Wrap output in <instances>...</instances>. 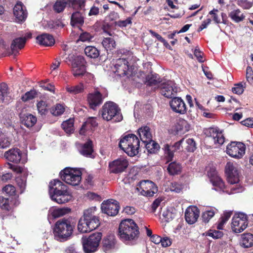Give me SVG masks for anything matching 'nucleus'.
Masks as SVG:
<instances>
[{"label":"nucleus","instance_id":"obj_1","mask_svg":"<svg viewBox=\"0 0 253 253\" xmlns=\"http://www.w3.org/2000/svg\"><path fill=\"white\" fill-rule=\"evenodd\" d=\"M225 169L228 182L232 186L229 187L225 186L224 182L218 175L217 172L212 169L208 171V175L214 187L213 189L219 192H226L228 194L242 192L244 190L243 187L238 184L240 181L239 174L235 165L232 162H228L225 166Z\"/></svg>","mask_w":253,"mask_h":253},{"label":"nucleus","instance_id":"obj_2","mask_svg":"<svg viewBox=\"0 0 253 253\" xmlns=\"http://www.w3.org/2000/svg\"><path fill=\"white\" fill-rule=\"evenodd\" d=\"M49 193L52 201L58 204H63L70 201L72 196L67 186L62 182L55 179L49 184Z\"/></svg>","mask_w":253,"mask_h":253},{"label":"nucleus","instance_id":"obj_3","mask_svg":"<svg viewBox=\"0 0 253 253\" xmlns=\"http://www.w3.org/2000/svg\"><path fill=\"white\" fill-rule=\"evenodd\" d=\"M139 234L138 227L131 219H126L121 221L119 227V236L123 241L135 240Z\"/></svg>","mask_w":253,"mask_h":253},{"label":"nucleus","instance_id":"obj_4","mask_svg":"<svg viewBox=\"0 0 253 253\" xmlns=\"http://www.w3.org/2000/svg\"><path fill=\"white\" fill-rule=\"evenodd\" d=\"M140 141L133 134H129L123 137L120 141V147L128 156L133 157L139 152Z\"/></svg>","mask_w":253,"mask_h":253},{"label":"nucleus","instance_id":"obj_5","mask_svg":"<svg viewBox=\"0 0 253 253\" xmlns=\"http://www.w3.org/2000/svg\"><path fill=\"white\" fill-rule=\"evenodd\" d=\"M74 227V225L68 219H59L55 224L53 230L54 236L58 240H66L72 235Z\"/></svg>","mask_w":253,"mask_h":253},{"label":"nucleus","instance_id":"obj_6","mask_svg":"<svg viewBox=\"0 0 253 253\" xmlns=\"http://www.w3.org/2000/svg\"><path fill=\"white\" fill-rule=\"evenodd\" d=\"M101 115L104 120L109 121L120 122L123 116L118 105L111 101L106 102L102 107Z\"/></svg>","mask_w":253,"mask_h":253},{"label":"nucleus","instance_id":"obj_7","mask_svg":"<svg viewBox=\"0 0 253 253\" xmlns=\"http://www.w3.org/2000/svg\"><path fill=\"white\" fill-rule=\"evenodd\" d=\"M60 175L63 181L73 186L79 185L82 179V172L78 169L66 168L60 171Z\"/></svg>","mask_w":253,"mask_h":253},{"label":"nucleus","instance_id":"obj_8","mask_svg":"<svg viewBox=\"0 0 253 253\" xmlns=\"http://www.w3.org/2000/svg\"><path fill=\"white\" fill-rule=\"evenodd\" d=\"M69 60L71 61L72 73L75 77H82L84 75H90L86 73L85 61L83 56L80 55H73Z\"/></svg>","mask_w":253,"mask_h":253},{"label":"nucleus","instance_id":"obj_9","mask_svg":"<svg viewBox=\"0 0 253 253\" xmlns=\"http://www.w3.org/2000/svg\"><path fill=\"white\" fill-rule=\"evenodd\" d=\"M102 234L97 232L90 235L87 238H83L82 243L84 251L86 253L95 252L101 240Z\"/></svg>","mask_w":253,"mask_h":253},{"label":"nucleus","instance_id":"obj_10","mask_svg":"<svg viewBox=\"0 0 253 253\" xmlns=\"http://www.w3.org/2000/svg\"><path fill=\"white\" fill-rule=\"evenodd\" d=\"M132 56L129 55L126 59L123 57L117 59L115 64V72L120 76L130 75L132 72Z\"/></svg>","mask_w":253,"mask_h":253},{"label":"nucleus","instance_id":"obj_11","mask_svg":"<svg viewBox=\"0 0 253 253\" xmlns=\"http://www.w3.org/2000/svg\"><path fill=\"white\" fill-rule=\"evenodd\" d=\"M248 225L247 215L243 213H238L234 214L232 219L231 229L236 233L243 232L246 229Z\"/></svg>","mask_w":253,"mask_h":253},{"label":"nucleus","instance_id":"obj_12","mask_svg":"<svg viewBox=\"0 0 253 253\" xmlns=\"http://www.w3.org/2000/svg\"><path fill=\"white\" fill-rule=\"evenodd\" d=\"M246 147L242 142H232L226 147V153L231 157L241 159L245 154Z\"/></svg>","mask_w":253,"mask_h":253},{"label":"nucleus","instance_id":"obj_13","mask_svg":"<svg viewBox=\"0 0 253 253\" xmlns=\"http://www.w3.org/2000/svg\"><path fill=\"white\" fill-rule=\"evenodd\" d=\"M136 189L142 195L152 197L157 192L158 188L155 184L152 181L144 180L139 182L137 186Z\"/></svg>","mask_w":253,"mask_h":253},{"label":"nucleus","instance_id":"obj_14","mask_svg":"<svg viewBox=\"0 0 253 253\" xmlns=\"http://www.w3.org/2000/svg\"><path fill=\"white\" fill-rule=\"evenodd\" d=\"M128 166V162L124 157L119 158L109 164V170L110 173H120L125 171Z\"/></svg>","mask_w":253,"mask_h":253},{"label":"nucleus","instance_id":"obj_15","mask_svg":"<svg viewBox=\"0 0 253 253\" xmlns=\"http://www.w3.org/2000/svg\"><path fill=\"white\" fill-rule=\"evenodd\" d=\"M119 208L118 202L112 199L104 201L101 204L102 211L109 216L117 215Z\"/></svg>","mask_w":253,"mask_h":253},{"label":"nucleus","instance_id":"obj_16","mask_svg":"<svg viewBox=\"0 0 253 253\" xmlns=\"http://www.w3.org/2000/svg\"><path fill=\"white\" fill-rule=\"evenodd\" d=\"M161 93L167 98H171L176 95L177 88L172 81H168L161 84Z\"/></svg>","mask_w":253,"mask_h":253},{"label":"nucleus","instance_id":"obj_17","mask_svg":"<svg viewBox=\"0 0 253 253\" xmlns=\"http://www.w3.org/2000/svg\"><path fill=\"white\" fill-rule=\"evenodd\" d=\"M107 96V94L103 95L97 90L89 93L87 96V102L90 107L92 109H95L97 106L102 103L103 99Z\"/></svg>","mask_w":253,"mask_h":253},{"label":"nucleus","instance_id":"obj_18","mask_svg":"<svg viewBox=\"0 0 253 253\" xmlns=\"http://www.w3.org/2000/svg\"><path fill=\"white\" fill-rule=\"evenodd\" d=\"M4 156L5 159L11 162L18 163L22 160V163H25L26 160L22 159V152L18 148H12L4 153Z\"/></svg>","mask_w":253,"mask_h":253},{"label":"nucleus","instance_id":"obj_19","mask_svg":"<svg viewBox=\"0 0 253 253\" xmlns=\"http://www.w3.org/2000/svg\"><path fill=\"white\" fill-rule=\"evenodd\" d=\"M13 14L18 22L24 21L28 15L26 7L21 2H17L13 9Z\"/></svg>","mask_w":253,"mask_h":253},{"label":"nucleus","instance_id":"obj_20","mask_svg":"<svg viewBox=\"0 0 253 253\" xmlns=\"http://www.w3.org/2000/svg\"><path fill=\"white\" fill-rule=\"evenodd\" d=\"M98 226L95 222H91L82 217L79 221L78 229L81 233H87L95 229Z\"/></svg>","mask_w":253,"mask_h":253},{"label":"nucleus","instance_id":"obj_21","mask_svg":"<svg viewBox=\"0 0 253 253\" xmlns=\"http://www.w3.org/2000/svg\"><path fill=\"white\" fill-rule=\"evenodd\" d=\"M170 106L175 113L184 114L186 112V107L184 101L180 97H174L169 102Z\"/></svg>","mask_w":253,"mask_h":253},{"label":"nucleus","instance_id":"obj_22","mask_svg":"<svg viewBox=\"0 0 253 253\" xmlns=\"http://www.w3.org/2000/svg\"><path fill=\"white\" fill-rule=\"evenodd\" d=\"M200 211L195 206L189 207L185 211V218L186 222L192 224L196 222L199 216Z\"/></svg>","mask_w":253,"mask_h":253},{"label":"nucleus","instance_id":"obj_23","mask_svg":"<svg viewBox=\"0 0 253 253\" xmlns=\"http://www.w3.org/2000/svg\"><path fill=\"white\" fill-rule=\"evenodd\" d=\"M19 204L20 201L17 197L11 198L10 202L8 199L0 197V208L3 210L9 211Z\"/></svg>","mask_w":253,"mask_h":253},{"label":"nucleus","instance_id":"obj_24","mask_svg":"<svg viewBox=\"0 0 253 253\" xmlns=\"http://www.w3.org/2000/svg\"><path fill=\"white\" fill-rule=\"evenodd\" d=\"M116 239L114 234H109L105 237L103 240V249L106 253H110L115 249Z\"/></svg>","mask_w":253,"mask_h":253},{"label":"nucleus","instance_id":"obj_25","mask_svg":"<svg viewBox=\"0 0 253 253\" xmlns=\"http://www.w3.org/2000/svg\"><path fill=\"white\" fill-rule=\"evenodd\" d=\"M210 138L214 144L219 145L224 142V137L221 130L217 128H211L210 129Z\"/></svg>","mask_w":253,"mask_h":253},{"label":"nucleus","instance_id":"obj_26","mask_svg":"<svg viewBox=\"0 0 253 253\" xmlns=\"http://www.w3.org/2000/svg\"><path fill=\"white\" fill-rule=\"evenodd\" d=\"M190 125L187 121L184 119H179L174 127L176 134L182 135L189 131Z\"/></svg>","mask_w":253,"mask_h":253},{"label":"nucleus","instance_id":"obj_27","mask_svg":"<svg viewBox=\"0 0 253 253\" xmlns=\"http://www.w3.org/2000/svg\"><path fill=\"white\" fill-rule=\"evenodd\" d=\"M37 42L42 45L49 46L53 45L55 40L53 36L48 34H43L36 38Z\"/></svg>","mask_w":253,"mask_h":253},{"label":"nucleus","instance_id":"obj_28","mask_svg":"<svg viewBox=\"0 0 253 253\" xmlns=\"http://www.w3.org/2000/svg\"><path fill=\"white\" fill-rule=\"evenodd\" d=\"M217 212L218 210L214 207H206L202 214L203 222L208 223Z\"/></svg>","mask_w":253,"mask_h":253},{"label":"nucleus","instance_id":"obj_29","mask_svg":"<svg viewBox=\"0 0 253 253\" xmlns=\"http://www.w3.org/2000/svg\"><path fill=\"white\" fill-rule=\"evenodd\" d=\"M138 133L142 142L145 143L151 140L152 135L150 128L143 126L138 129Z\"/></svg>","mask_w":253,"mask_h":253},{"label":"nucleus","instance_id":"obj_30","mask_svg":"<svg viewBox=\"0 0 253 253\" xmlns=\"http://www.w3.org/2000/svg\"><path fill=\"white\" fill-rule=\"evenodd\" d=\"M96 210V208L95 207H92L86 209L84 211V215L82 217L90 220L91 222L93 221L95 222L96 224L99 226L100 224L99 220L98 218L95 215Z\"/></svg>","mask_w":253,"mask_h":253},{"label":"nucleus","instance_id":"obj_31","mask_svg":"<svg viewBox=\"0 0 253 253\" xmlns=\"http://www.w3.org/2000/svg\"><path fill=\"white\" fill-rule=\"evenodd\" d=\"M240 245L244 248L253 246V235L251 233H244L241 235Z\"/></svg>","mask_w":253,"mask_h":253},{"label":"nucleus","instance_id":"obj_32","mask_svg":"<svg viewBox=\"0 0 253 253\" xmlns=\"http://www.w3.org/2000/svg\"><path fill=\"white\" fill-rule=\"evenodd\" d=\"M21 119L22 124L28 128L33 126L37 121L36 117L31 114H23Z\"/></svg>","mask_w":253,"mask_h":253},{"label":"nucleus","instance_id":"obj_33","mask_svg":"<svg viewBox=\"0 0 253 253\" xmlns=\"http://www.w3.org/2000/svg\"><path fill=\"white\" fill-rule=\"evenodd\" d=\"M7 92V85L4 84H1L0 85V102L8 103L11 100V96Z\"/></svg>","mask_w":253,"mask_h":253},{"label":"nucleus","instance_id":"obj_34","mask_svg":"<svg viewBox=\"0 0 253 253\" xmlns=\"http://www.w3.org/2000/svg\"><path fill=\"white\" fill-rule=\"evenodd\" d=\"M66 91L72 95H76L84 92V87L83 83H80L75 85L67 84L65 86Z\"/></svg>","mask_w":253,"mask_h":253},{"label":"nucleus","instance_id":"obj_35","mask_svg":"<svg viewBox=\"0 0 253 253\" xmlns=\"http://www.w3.org/2000/svg\"><path fill=\"white\" fill-rule=\"evenodd\" d=\"M70 211V209L68 208H52L49 210V214L56 218L69 213Z\"/></svg>","mask_w":253,"mask_h":253},{"label":"nucleus","instance_id":"obj_36","mask_svg":"<svg viewBox=\"0 0 253 253\" xmlns=\"http://www.w3.org/2000/svg\"><path fill=\"white\" fill-rule=\"evenodd\" d=\"M97 123L96 119L94 117L88 118L84 124L82 126L80 131V134L82 135L84 134V131L87 129H92V127L96 126Z\"/></svg>","mask_w":253,"mask_h":253},{"label":"nucleus","instance_id":"obj_37","mask_svg":"<svg viewBox=\"0 0 253 253\" xmlns=\"http://www.w3.org/2000/svg\"><path fill=\"white\" fill-rule=\"evenodd\" d=\"M229 17L234 22L239 23L245 19V15L239 9H236L232 10L229 13Z\"/></svg>","mask_w":253,"mask_h":253},{"label":"nucleus","instance_id":"obj_38","mask_svg":"<svg viewBox=\"0 0 253 253\" xmlns=\"http://www.w3.org/2000/svg\"><path fill=\"white\" fill-rule=\"evenodd\" d=\"M84 23V17L82 14L78 11L73 13L71 18V24L72 26L82 25Z\"/></svg>","mask_w":253,"mask_h":253},{"label":"nucleus","instance_id":"obj_39","mask_svg":"<svg viewBox=\"0 0 253 253\" xmlns=\"http://www.w3.org/2000/svg\"><path fill=\"white\" fill-rule=\"evenodd\" d=\"M26 41V38L25 37H21L14 39L11 44V53H13L14 51L17 49L23 48L25 45Z\"/></svg>","mask_w":253,"mask_h":253},{"label":"nucleus","instance_id":"obj_40","mask_svg":"<svg viewBox=\"0 0 253 253\" xmlns=\"http://www.w3.org/2000/svg\"><path fill=\"white\" fill-rule=\"evenodd\" d=\"M93 152L92 143L90 140H88L84 143L80 150V153L84 156L91 157Z\"/></svg>","mask_w":253,"mask_h":253},{"label":"nucleus","instance_id":"obj_41","mask_svg":"<svg viewBox=\"0 0 253 253\" xmlns=\"http://www.w3.org/2000/svg\"><path fill=\"white\" fill-rule=\"evenodd\" d=\"M74 119L71 118L62 123V127L67 133L70 134L74 132Z\"/></svg>","mask_w":253,"mask_h":253},{"label":"nucleus","instance_id":"obj_42","mask_svg":"<svg viewBox=\"0 0 253 253\" xmlns=\"http://www.w3.org/2000/svg\"><path fill=\"white\" fill-rule=\"evenodd\" d=\"M37 107L40 115H45L48 112L49 106L45 101L41 100L37 103Z\"/></svg>","mask_w":253,"mask_h":253},{"label":"nucleus","instance_id":"obj_43","mask_svg":"<svg viewBox=\"0 0 253 253\" xmlns=\"http://www.w3.org/2000/svg\"><path fill=\"white\" fill-rule=\"evenodd\" d=\"M163 150L164 151V156L167 160V161L169 162L171 161L173 157L174 152V150H173L171 146L168 144H165Z\"/></svg>","mask_w":253,"mask_h":253},{"label":"nucleus","instance_id":"obj_44","mask_svg":"<svg viewBox=\"0 0 253 253\" xmlns=\"http://www.w3.org/2000/svg\"><path fill=\"white\" fill-rule=\"evenodd\" d=\"M84 52L86 56L92 58H97L99 55V50L92 46H86L84 49Z\"/></svg>","mask_w":253,"mask_h":253},{"label":"nucleus","instance_id":"obj_45","mask_svg":"<svg viewBox=\"0 0 253 253\" xmlns=\"http://www.w3.org/2000/svg\"><path fill=\"white\" fill-rule=\"evenodd\" d=\"M167 169L170 174H177L180 172L181 166L179 163L174 162L169 164Z\"/></svg>","mask_w":253,"mask_h":253},{"label":"nucleus","instance_id":"obj_46","mask_svg":"<svg viewBox=\"0 0 253 253\" xmlns=\"http://www.w3.org/2000/svg\"><path fill=\"white\" fill-rule=\"evenodd\" d=\"M161 82L159 76L157 74L148 75L146 78V84L150 86L157 85Z\"/></svg>","mask_w":253,"mask_h":253},{"label":"nucleus","instance_id":"obj_47","mask_svg":"<svg viewBox=\"0 0 253 253\" xmlns=\"http://www.w3.org/2000/svg\"><path fill=\"white\" fill-rule=\"evenodd\" d=\"M102 44L107 50L113 49L116 45L114 40L111 38H105L102 42Z\"/></svg>","mask_w":253,"mask_h":253},{"label":"nucleus","instance_id":"obj_48","mask_svg":"<svg viewBox=\"0 0 253 253\" xmlns=\"http://www.w3.org/2000/svg\"><path fill=\"white\" fill-rule=\"evenodd\" d=\"M65 109L63 104H57L51 109L50 112L53 116H58L63 114Z\"/></svg>","mask_w":253,"mask_h":253},{"label":"nucleus","instance_id":"obj_49","mask_svg":"<svg viewBox=\"0 0 253 253\" xmlns=\"http://www.w3.org/2000/svg\"><path fill=\"white\" fill-rule=\"evenodd\" d=\"M2 192L3 193L9 196H13V198H14L15 197H17L18 198V196L16 195L15 188L12 185L8 184L2 188Z\"/></svg>","mask_w":253,"mask_h":253},{"label":"nucleus","instance_id":"obj_50","mask_svg":"<svg viewBox=\"0 0 253 253\" xmlns=\"http://www.w3.org/2000/svg\"><path fill=\"white\" fill-rule=\"evenodd\" d=\"M246 87V83L244 82H241L235 84L234 86L232 88V90L233 93L240 95L242 94Z\"/></svg>","mask_w":253,"mask_h":253},{"label":"nucleus","instance_id":"obj_51","mask_svg":"<svg viewBox=\"0 0 253 253\" xmlns=\"http://www.w3.org/2000/svg\"><path fill=\"white\" fill-rule=\"evenodd\" d=\"M67 4V2L65 0H58L54 4L53 8L54 10L60 13L63 11L65 7Z\"/></svg>","mask_w":253,"mask_h":253},{"label":"nucleus","instance_id":"obj_52","mask_svg":"<svg viewBox=\"0 0 253 253\" xmlns=\"http://www.w3.org/2000/svg\"><path fill=\"white\" fill-rule=\"evenodd\" d=\"M10 144V141L5 134L0 132V148H5Z\"/></svg>","mask_w":253,"mask_h":253},{"label":"nucleus","instance_id":"obj_53","mask_svg":"<svg viewBox=\"0 0 253 253\" xmlns=\"http://www.w3.org/2000/svg\"><path fill=\"white\" fill-rule=\"evenodd\" d=\"M206 236L211 237L213 239H217L221 238L223 235L220 231L210 229L205 233Z\"/></svg>","mask_w":253,"mask_h":253},{"label":"nucleus","instance_id":"obj_54","mask_svg":"<svg viewBox=\"0 0 253 253\" xmlns=\"http://www.w3.org/2000/svg\"><path fill=\"white\" fill-rule=\"evenodd\" d=\"M145 144L148 151L150 153H154L159 148V144L153 141L152 139H151V141L145 143Z\"/></svg>","mask_w":253,"mask_h":253},{"label":"nucleus","instance_id":"obj_55","mask_svg":"<svg viewBox=\"0 0 253 253\" xmlns=\"http://www.w3.org/2000/svg\"><path fill=\"white\" fill-rule=\"evenodd\" d=\"M16 182L20 189V193H22L26 187V179L25 177L17 176L16 178Z\"/></svg>","mask_w":253,"mask_h":253},{"label":"nucleus","instance_id":"obj_56","mask_svg":"<svg viewBox=\"0 0 253 253\" xmlns=\"http://www.w3.org/2000/svg\"><path fill=\"white\" fill-rule=\"evenodd\" d=\"M186 149L189 152H194L196 148V143L193 138H188L186 140Z\"/></svg>","mask_w":253,"mask_h":253},{"label":"nucleus","instance_id":"obj_57","mask_svg":"<svg viewBox=\"0 0 253 253\" xmlns=\"http://www.w3.org/2000/svg\"><path fill=\"white\" fill-rule=\"evenodd\" d=\"M169 186V188L166 189V191H170L176 193H179L182 189V186L180 184L175 182L170 183Z\"/></svg>","mask_w":253,"mask_h":253},{"label":"nucleus","instance_id":"obj_58","mask_svg":"<svg viewBox=\"0 0 253 253\" xmlns=\"http://www.w3.org/2000/svg\"><path fill=\"white\" fill-rule=\"evenodd\" d=\"M131 20V18L128 17L125 20H119L118 21H116L115 22V26L123 28L127 27L129 25H130L132 23Z\"/></svg>","mask_w":253,"mask_h":253},{"label":"nucleus","instance_id":"obj_59","mask_svg":"<svg viewBox=\"0 0 253 253\" xmlns=\"http://www.w3.org/2000/svg\"><path fill=\"white\" fill-rule=\"evenodd\" d=\"M253 2L249 1L247 0H238L237 4L245 9H249L253 6Z\"/></svg>","mask_w":253,"mask_h":253},{"label":"nucleus","instance_id":"obj_60","mask_svg":"<svg viewBox=\"0 0 253 253\" xmlns=\"http://www.w3.org/2000/svg\"><path fill=\"white\" fill-rule=\"evenodd\" d=\"M36 95L35 90H31L26 92L22 97V99L23 101H27L29 100L34 98Z\"/></svg>","mask_w":253,"mask_h":253},{"label":"nucleus","instance_id":"obj_61","mask_svg":"<svg viewBox=\"0 0 253 253\" xmlns=\"http://www.w3.org/2000/svg\"><path fill=\"white\" fill-rule=\"evenodd\" d=\"M7 168L17 173H21L23 171V168L20 166L13 165L10 163L7 164Z\"/></svg>","mask_w":253,"mask_h":253},{"label":"nucleus","instance_id":"obj_62","mask_svg":"<svg viewBox=\"0 0 253 253\" xmlns=\"http://www.w3.org/2000/svg\"><path fill=\"white\" fill-rule=\"evenodd\" d=\"M217 12H218L217 9H213L209 12V14L212 16L213 20L215 22V23L218 24L220 23V19L217 14Z\"/></svg>","mask_w":253,"mask_h":253},{"label":"nucleus","instance_id":"obj_63","mask_svg":"<svg viewBox=\"0 0 253 253\" xmlns=\"http://www.w3.org/2000/svg\"><path fill=\"white\" fill-rule=\"evenodd\" d=\"M246 79L249 82L253 81V71L250 66L247 67L246 69Z\"/></svg>","mask_w":253,"mask_h":253},{"label":"nucleus","instance_id":"obj_64","mask_svg":"<svg viewBox=\"0 0 253 253\" xmlns=\"http://www.w3.org/2000/svg\"><path fill=\"white\" fill-rule=\"evenodd\" d=\"M91 38V35L88 33L84 32L80 35L79 40L84 42L89 41Z\"/></svg>","mask_w":253,"mask_h":253}]
</instances>
